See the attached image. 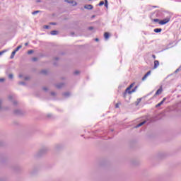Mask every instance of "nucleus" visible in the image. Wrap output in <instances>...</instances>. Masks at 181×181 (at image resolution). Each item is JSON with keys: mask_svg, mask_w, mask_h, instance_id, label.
I'll return each mask as SVG.
<instances>
[{"mask_svg": "<svg viewBox=\"0 0 181 181\" xmlns=\"http://www.w3.org/2000/svg\"><path fill=\"white\" fill-rule=\"evenodd\" d=\"M136 88H138V86H135L134 89H132L131 91H129V94H132V93H135V91H136Z\"/></svg>", "mask_w": 181, "mask_h": 181, "instance_id": "nucleus-16", "label": "nucleus"}, {"mask_svg": "<svg viewBox=\"0 0 181 181\" xmlns=\"http://www.w3.org/2000/svg\"><path fill=\"white\" fill-rule=\"evenodd\" d=\"M74 74H75V76H77V75L80 74V71H75L74 72Z\"/></svg>", "mask_w": 181, "mask_h": 181, "instance_id": "nucleus-24", "label": "nucleus"}, {"mask_svg": "<svg viewBox=\"0 0 181 181\" xmlns=\"http://www.w3.org/2000/svg\"><path fill=\"white\" fill-rule=\"evenodd\" d=\"M15 54H16V52L14 50L12 52L10 59H13V57H15Z\"/></svg>", "mask_w": 181, "mask_h": 181, "instance_id": "nucleus-18", "label": "nucleus"}, {"mask_svg": "<svg viewBox=\"0 0 181 181\" xmlns=\"http://www.w3.org/2000/svg\"><path fill=\"white\" fill-rule=\"evenodd\" d=\"M105 6L106 8H108V1L107 0H105Z\"/></svg>", "mask_w": 181, "mask_h": 181, "instance_id": "nucleus-23", "label": "nucleus"}, {"mask_svg": "<svg viewBox=\"0 0 181 181\" xmlns=\"http://www.w3.org/2000/svg\"><path fill=\"white\" fill-rule=\"evenodd\" d=\"M5 110V107L2 106V100L0 99V111Z\"/></svg>", "mask_w": 181, "mask_h": 181, "instance_id": "nucleus-17", "label": "nucleus"}, {"mask_svg": "<svg viewBox=\"0 0 181 181\" xmlns=\"http://www.w3.org/2000/svg\"><path fill=\"white\" fill-rule=\"evenodd\" d=\"M65 2L72 4L73 6H76L77 5V2L74 1L65 0Z\"/></svg>", "mask_w": 181, "mask_h": 181, "instance_id": "nucleus-6", "label": "nucleus"}, {"mask_svg": "<svg viewBox=\"0 0 181 181\" xmlns=\"http://www.w3.org/2000/svg\"><path fill=\"white\" fill-rule=\"evenodd\" d=\"M129 91H131V88L128 87L126 88L125 92L123 93V96L125 98L127 97V94H129Z\"/></svg>", "mask_w": 181, "mask_h": 181, "instance_id": "nucleus-5", "label": "nucleus"}, {"mask_svg": "<svg viewBox=\"0 0 181 181\" xmlns=\"http://www.w3.org/2000/svg\"><path fill=\"white\" fill-rule=\"evenodd\" d=\"M92 18H95V16H93Z\"/></svg>", "mask_w": 181, "mask_h": 181, "instance_id": "nucleus-49", "label": "nucleus"}, {"mask_svg": "<svg viewBox=\"0 0 181 181\" xmlns=\"http://www.w3.org/2000/svg\"><path fill=\"white\" fill-rule=\"evenodd\" d=\"M4 81H5V78H1L0 83H4Z\"/></svg>", "mask_w": 181, "mask_h": 181, "instance_id": "nucleus-29", "label": "nucleus"}, {"mask_svg": "<svg viewBox=\"0 0 181 181\" xmlns=\"http://www.w3.org/2000/svg\"><path fill=\"white\" fill-rule=\"evenodd\" d=\"M43 90H44L45 91H47V87H44V88H43Z\"/></svg>", "mask_w": 181, "mask_h": 181, "instance_id": "nucleus-41", "label": "nucleus"}, {"mask_svg": "<svg viewBox=\"0 0 181 181\" xmlns=\"http://www.w3.org/2000/svg\"><path fill=\"white\" fill-rule=\"evenodd\" d=\"M162 91H163V89H162V87H160V88L156 92L155 95H159V94H162Z\"/></svg>", "mask_w": 181, "mask_h": 181, "instance_id": "nucleus-8", "label": "nucleus"}, {"mask_svg": "<svg viewBox=\"0 0 181 181\" xmlns=\"http://www.w3.org/2000/svg\"><path fill=\"white\" fill-rule=\"evenodd\" d=\"M39 12H40V11H33L32 13L33 15H37V13H39Z\"/></svg>", "mask_w": 181, "mask_h": 181, "instance_id": "nucleus-26", "label": "nucleus"}, {"mask_svg": "<svg viewBox=\"0 0 181 181\" xmlns=\"http://www.w3.org/2000/svg\"><path fill=\"white\" fill-rule=\"evenodd\" d=\"M64 84L63 83H59L57 85V88H62V87H63Z\"/></svg>", "mask_w": 181, "mask_h": 181, "instance_id": "nucleus-20", "label": "nucleus"}, {"mask_svg": "<svg viewBox=\"0 0 181 181\" xmlns=\"http://www.w3.org/2000/svg\"><path fill=\"white\" fill-rule=\"evenodd\" d=\"M153 59H156V56L155 54L152 55Z\"/></svg>", "mask_w": 181, "mask_h": 181, "instance_id": "nucleus-42", "label": "nucleus"}, {"mask_svg": "<svg viewBox=\"0 0 181 181\" xmlns=\"http://www.w3.org/2000/svg\"><path fill=\"white\" fill-rule=\"evenodd\" d=\"M8 98L13 103V105H16L18 104V101L13 99V95H8Z\"/></svg>", "mask_w": 181, "mask_h": 181, "instance_id": "nucleus-3", "label": "nucleus"}, {"mask_svg": "<svg viewBox=\"0 0 181 181\" xmlns=\"http://www.w3.org/2000/svg\"><path fill=\"white\" fill-rule=\"evenodd\" d=\"M148 76H151V71H148L142 78V81H145Z\"/></svg>", "mask_w": 181, "mask_h": 181, "instance_id": "nucleus-4", "label": "nucleus"}, {"mask_svg": "<svg viewBox=\"0 0 181 181\" xmlns=\"http://www.w3.org/2000/svg\"><path fill=\"white\" fill-rule=\"evenodd\" d=\"M98 5L99 6H103V5H104V1H100Z\"/></svg>", "mask_w": 181, "mask_h": 181, "instance_id": "nucleus-28", "label": "nucleus"}, {"mask_svg": "<svg viewBox=\"0 0 181 181\" xmlns=\"http://www.w3.org/2000/svg\"><path fill=\"white\" fill-rule=\"evenodd\" d=\"M8 78H10V80H12V78H13V74H10L8 75Z\"/></svg>", "mask_w": 181, "mask_h": 181, "instance_id": "nucleus-25", "label": "nucleus"}, {"mask_svg": "<svg viewBox=\"0 0 181 181\" xmlns=\"http://www.w3.org/2000/svg\"><path fill=\"white\" fill-rule=\"evenodd\" d=\"M158 66H159V61L155 60L154 61V69H158Z\"/></svg>", "mask_w": 181, "mask_h": 181, "instance_id": "nucleus-10", "label": "nucleus"}, {"mask_svg": "<svg viewBox=\"0 0 181 181\" xmlns=\"http://www.w3.org/2000/svg\"><path fill=\"white\" fill-rule=\"evenodd\" d=\"M28 45H29V42H25V46H28Z\"/></svg>", "mask_w": 181, "mask_h": 181, "instance_id": "nucleus-43", "label": "nucleus"}, {"mask_svg": "<svg viewBox=\"0 0 181 181\" xmlns=\"http://www.w3.org/2000/svg\"><path fill=\"white\" fill-rule=\"evenodd\" d=\"M146 122V121H144V122L138 124L136 126H135V128H139V127H142V125H144Z\"/></svg>", "mask_w": 181, "mask_h": 181, "instance_id": "nucleus-12", "label": "nucleus"}, {"mask_svg": "<svg viewBox=\"0 0 181 181\" xmlns=\"http://www.w3.org/2000/svg\"><path fill=\"white\" fill-rule=\"evenodd\" d=\"M95 42H98V38L95 39Z\"/></svg>", "mask_w": 181, "mask_h": 181, "instance_id": "nucleus-44", "label": "nucleus"}, {"mask_svg": "<svg viewBox=\"0 0 181 181\" xmlns=\"http://www.w3.org/2000/svg\"><path fill=\"white\" fill-rule=\"evenodd\" d=\"M51 25H56V23H51Z\"/></svg>", "mask_w": 181, "mask_h": 181, "instance_id": "nucleus-45", "label": "nucleus"}, {"mask_svg": "<svg viewBox=\"0 0 181 181\" xmlns=\"http://www.w3.org/2000/svg\"><path fill=\"white\" fill-rule=\"evenodd\" d=\"M85 9L91 10L93 9V6L91 4H88L84 6Z\"/></svg>", "mask_w": 181, "mask_h": 181, "instance_id": "nucleus-9", "label": "nucleus"}, {"mask_svg": "<svg viewBox=\"0 0 181 181\" xmlns=\"http://www.w3.org/2000/svg\"><path fill=\"white\" fill-rule=\"evenodd\" d=\"M104 37L106 40H108V39H110V34L108 33H105Z\"/></svg>", "mask_w": 181, "mask_h": 181, "instance_id": "nucleus-13", "label": "nucleus"}, {"mask_svg": "<svg viewBox=\"0 0 181 181\" xmlns=\"http://www.w3.org/2000/svg\"><path fill=\"white\" fill-rule=\"evenodd\" d=\"M88 29H89V30H93V29H94V28L93 27H89Z\"/></svg>", "mask_w": 181, "mask_h": 181, "instance_id": "nucleus-39", "label": "nucleus"}, {"mask_svg": "<svg viewBox=\"0 0 181 181\" xmlns=\"http://www.w3.org/2000/svg\"><path fill=\"white\" fill-rule=\"evenodd\" d=\"M64 97H70V93L69 92H66L63 94Z\"/></svg>", "mask_w": 181, "mask_h": 181, "instance_id": "nucleus-19", "label": "nucleus"}, {"mask_svg": "<svg viewBox=\"0 0 181 181\" xmlns=\"http://www.w3.org/2000/svg\"><path fill=\"white\" fill-rule=\"evenodd\" d=\"M20 78L23 77L22 74L19 75Z\"/></svg>", "mask_w": 181, "mask_h": 181, "instance_id": "nucleus-46", "label": "nucleus"}, {"mask_svg": "<svg viewBox=\"0 0 181 181\" xmlns=\"http://www.w3.org/2000/svg\"><path fill=\"white\" fill-rule=\"evenodd\" d=\"M170 21V18H166L163 20H161L159 21V25H166L169 21Z\"/></svg>", "mask_w": 181, "mask_h": 181, "instance_id": "nucleus-2", "label": "nucleus"}, {"mask_svg": "<svg viewBox=\"0 0 181 181\" xmlns=\"http://www.w3.org/2000/svg\"><path fill=\"white\" fill-rule=\"evenodd\" d=\"M180 67H181V66H180L178 69H177L175 70V73H177V72L180 71Z\"/></svg>", "mask_w": 181, "mask_h": 181, "instance_id": "nucleus-31", "label": "nucleus"}, {"mask_svg": "<svg viewBox=\"0 0 181 181\" xmlns=\"http://www.w3.org/2000/svg\"><path fill=\"white\" fill-rule=\"evenodd\" d=\"M19 84L21 86H25V82H19Z\"/></svg>", "mask_w": 181, "mask_h": 181, "instance_id": "nucleus-36", "label": "nucleus"}, {"mask_svg": "<svg viewBox=\"0 0 181 181\" xmlns=\"http://www.w3.org/2000/svg\"><path fill=\"white\" fill-rule=\"evenodd\" d=\"M51 95H56V93L52 92V93H51Z\"/></svg>", "mask_w": 181, "mask_h": 181, "instance_id": "nucleus-40", "label": "nucleus"}, {"mask_svg": "<svg viewBox=\"0 0 181 181\" xmlns=\"http://www.w3.org/2000/svg\"><path fill=\"white\" fill-rule=\"evenodd\" d=\"M41 73H42V74H46V73H47V71H46V70H42V71H41Z\"/></svg>", "mask_w": 181, "mask_h": 181, "instance_id": "nucleus-32", "label": "nucleus"}, {"mask_svg": "<svg viewBox=\"0 0 181 181\" xmlns=\"http://www.w3.org/2000/svg\"><path fill=\"white\" fill-rule=\"evenodd\" d=\"M151 21H152V22H158V23H159V22H160V21H159L158 18L151 19Z\"/></svg>", "mask_w": 181, "mask_h": 181, "instance_id": "nucleus-21", "label": "nucleus"}, {"mask_svg": "<svg viewBox=\"0 0 181 181\" xmlns=\"http://www.w3.org/2000/svg\"><path fill=\"white\" fill-rule=\"evenodd\" d=\"M165 101H166V98H164L161 102L156 105V108H158V107H160V105H162Z\"/></svg>", "mask_w": 181, "mask_h": 181, "instance_id": "nucleus-7", "label": "nucleus"}, {"mask_svg": "<svg viewBox=\"0 0 181 181\" xmlns=\"http://www.w3.org/2000/svg\"><path fill=\"white\" fill-rule=\"evenodd\" d=\"M154 32L156 33H160V32H162V28H155Z\"/></svg>", "mask_w": 181, "mask_h": 181, "instance_id": "nucleus-14", "label": "nucleus"}, {"mask_svg": "<svg viewBox=\"0 0 181 181\" xmlns=\"http://www.w3.org/2000/svg\"><path fill=\"white\" fill-rule=\"evenodd\" d=\"M50 26L49 25H44V29H49Z\"/></svg>", "mask_w": 181, "mask_h": 181, "instance_id": "nucleus-33", "label": "nucleus"}, {"mask_svg": "<svg viewBox=\"0 0 181 181\" xmlns=\"http://www.w3.org/2000/svg\"><path fill=\"white\" fill-rule=\"evenodd\" d=\"M47 151H48V149L46 147L41 148L38 152L39 156H42V155H45V153H47Z\"/></svg>", "mask_w": 181, "mask_h": 181, "instance_id": "nucleus-1", "label": "nucleus"}, {"mask_svg": "<svg viewBox=\"0 0 181 181\" xmlns=\"http://www.w3.org/2000/svg\"><path fill=\"white\" fill-rule=\"evenodd\" d=\"M14 114H16V115H21L22 114V110H14Z\"/></svg>", "mask_w": 181, "mask_h": 181, "instance_id": "nucleus-11", "label": "nucleus"}, {"mask_svg": "<svg viewBox=\"0 0 181 181\" xmlns=\"http://www.w3.org/2000/svg\"><path fill=\"white\" fill-rule=\"evenodd\" d=\"M134 84H135V83H132V84L129 86V88H130V89H131L132 87H134Z\"/></svg>", "mask_w": 181, "mask_h": 181, "instance_id": "nucleus-37", "label": "nucleus"}, {"mask_svg": "<svg viewBox=\"0 0 181 181\" xmlns=\"http://www.w3.org/2000/svg\"><path fill=\"white\" fill-rule=\"evenodd\" d=\"M30 76H25L24 77V80H30Z\"/></svg>", "mask_w": 181, "mask_h": 181, "instance_id": "nucleus-30", "label": "nucleus"}, {"mask_svg": "<svg viewBox=\"0 0 181 181\" xmlns=\"http://www.w3.org/2000/svg\"><path fill=\"white\" fill-rule=\"evenodd\" d=\"M6 51H1L0 52V56H2Z\"/></svg>", "mask_w": 181, "mask_h": 181, "instance_id": "nucleus-35", "label": "nucleus"}, {"mask_svg": "<svg viewBox=\"0 0 181 181\" xmlns=\"http://www.w3.org/2000/svg\"><path fill=\"white\" fill-rule=\"evenodd\" d=\"M119 105L118 103H117V104L115 105V108H119Z\"/></svg>", "mask_w": 181, "mask_h": 181, "instance_id": "nucleus-38", "label": "nucleus"}, {"mask_svg": "<svg viewBox=\"0 0 181 181\" xmlns=\"http://www.w3.org/2000/svg\"><path fill=\"white\" fill-rule=\"evenodd\" d=\"M33 49H30L28 52V54H32V53H33Z\"/></svg>", "mask_w": 181, "mask_h": 181, "instance_id": "nucleus-27", "label": "nucleus"}, {"mask_svg": "<svg viewBox=\"0 0 181 181\" xmlns=\"http://www.w3.org/2000/svg\"><path fill=\"white\" fill-rule=\"evenodd\" d=\"M57 33H59V32L57 30H52L51 31L50 34L52 35V36H54L55 35H57Z\"/></svg>", "mask_w": 181, "mask_h": 181, "instance_id": "nucleus-15", "label": "nucleus"}, {"mask_svg": "<svg viewBox=\"0 0 181 181\" xmlns=\"http://www.w3.org/2000/svg\"><path fill=\"white\" fill-rule=\"evenodd\" d=\"M37 2H40V0H37Z\"/></svg>", "mask_w": 181, "mask_h": 181, "instance_id": "nucleus-48", "label": "nucleus"}, {"mask_svg": "<svg viewBox=\"0 0 181 181\" xmlns=\"http://www.w3.org/2000/svg\"><path fill=\"white\" fill-rule=\"evenodd\" d=\"M20 49H22V45H19L18 47L16 48V49H15L14 51L18 52V50H19Z\"/></svg>", "mask_w": 181, "mask_h": 181, "instance_id": "nucleus-22", "label": "nucleus"}, {"mask_svg": "<svg viewBox=\"0 0 181 181\" xmlns=\"http://www.w3.org/2000/svg\"><path fill=\"white\" fill-rule=\"evenodd\" d=\"M32 60H33V62H37V58L33 57V58L32 59Z\"/></svg>", "mask_w": 181, "mask_h": 181, "instance_id": "nucleus-34", "label": "nucleus"}, {"mask_svg": "<svg viewBox=\"0 0 181 181\" xmlns=\"http://www.w3.org/2000/svg\"><path fill=\"white\" fill-rule=\"evenodd\" d=\"M55 59H56V60H59V58L56 57Z\"/></svg>", "mask_w": 181, "mask_h": 181, "instance_id": "nucleus-47", "label": "nucleus"}]
</instances>
